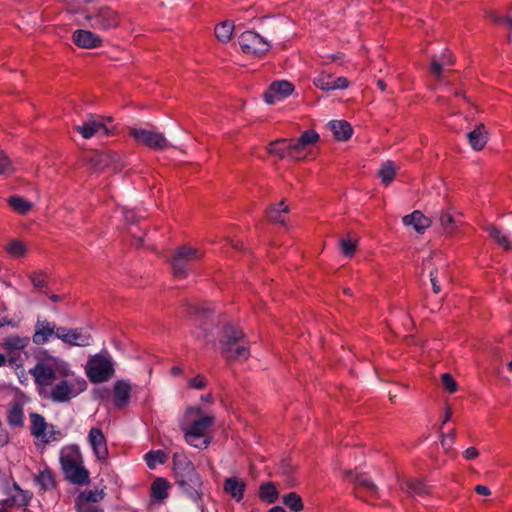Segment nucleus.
<instances>
[{"instance_id": "c85d7f7f", "label": "nucleus", "mask_w": 512, "mask_h": 512, "mask_svg": "<svg viewBox=\"0 0 512 512\" xmlns=\"http://www.w3.org/2000/svg\"><path fill=\"white\" fill-rule=\"evenodd\" d=\"M7 495L12 499V504H15L18 507L28 506L32 498V494L28 491L22 490L16 482L8 488Z\"/></svg>"}, {"instance_id": "f704fd0d", "label": "nucleus", "mask_w": 512, "mask_h": 512, "mask_svg": "<svg viewBox=\"0 0 512 512\" xmlns=\"http://www.w3.org/2000/svg\"><path fill=\"white\" fill-rule=\"evenodd\" d=\"M489 237L492 238L504 250H512V244L508 237L494 224H490L485 228Z\"/></svg>"}, {"instance_id": "39448f33", "label": "nucleus", "mask_w": 512, "mask_h": 512, "mask_svg": "<svg viewBox=\"0 0 512 512\" xmlns=\"http://www.w3.org/2000/svg\"><path fill=\"white\" fill-rule=\"evenodd\" d=\"M68 11L71 13H81L86 20V23H82L83 25H88L93 29L101 31L115 29L121 21L118 12L110 7H101L93 13H89L86 10L79 11L74 7L68 8Z\"/></svg>"}, {"instance_id": "ea45409f", "label": "nucleus", "mask_w": 512, "mask_h": 512, "mask_svg": "<svg viewBox=\"0 0 512 512\" xmlns=\"http://www.w3.org/2000/svg\"><path fill=\"white\" fill-rule=\"evenodd\" d=\"M283 503L293 512H300L304 508L303 500L296 492H289L284 495Z\"/></svg>"}, {"instance_id": "5fc2aeb1", "label": "nucleus", "mask_w": 512, "mask_h": 512, "mask_svg": "<svg viewBox=\"0 0 512 512\" xmlns=\"http://www.w3.org/2000/svg\"><path fill=\"white\" fill-rule=\"evenodd\" d=\"M7 354V363L10 366H19L18 362L20 361V352L19 351H10L6 352Z\"/></svg>"}, {"instance_id": "dca6fc26", "label": "nucleus", "mask_w": 512, "mask_h": 512, "mask_svg": "<svg viewBox=\"0 0 512 512\" xmlns=\"http://www.w3.org/2000/svg\"><path fill=\"white\" fill-rule=\"evenodd\" d=\"M131 385L126 380H117L113 385L112 401L116 409H124L130 403Z\"/></svg>"}, {"instance_id": "a211bd4d", "label": "nucleus", "mask_w": 512, "mask_h": 512, "mask_svg": "<svg viewBox=\"0 0 512 512\" xmlns=\"http://www.w3.org/2000/svg\"><path fill=\"white\" fill-rule=\"evenodd\" d=\"M76 46L84 49H93L102 45V39L90 30L78 29L72 35Z\"/></svg>"}, {"instance_id": "412c9836", "label": "nucleus", "mask_w": 512, "mask_h": 512, "mask_svg": "<svg viewBox=\"0 0 512 512\" xmlns=\"http://www.w3.org/2000/svg\"><path fill=\"white\" fill-rule=\"evenodd\" d=\"M24 403L20 399H14L7 411V422L11 427H23L24 425Z\"/></svg>"}, {"instance_id": "7ed1b4c3", "label": "nucleus", "mask_w": 512, "mask_h": 512, "mask_svg": "<svg viewBox=\"0 0 512 512\" xmlns=\"http://www.w3.org/2000/svg\"><path fill=\"white\" fill-rule=\"evenodd\" d=\"M62 472L69 482L84 486L90 483V473L83 464V456L76 444L64 446L59 457Z\"/></svg>"}, {"instance_id": "9d476101", "label": "nucleus", "mask_w": 512, "mask_h": 512, "mask_svg": "<svg viewBox=\"0 0 512 512\" xmlns=\"http://www.w3.org/2000/svg\"><path fill=\"white\" fill-rule=\"evenodd\" d=\"M55 336L64 343L71 346H88L91 335L84 331L83 328L68 329L66 327H58Z\"/></svg>"}, {"instance_id": "09e8293b", "label": "nucleus", "mask_w": 512, "mask_h": 512, "mask_svg": "<svg viewBox=\"0 0 512 512\" xmlns=\"http://www.w3.org/2000/svg\"><path fill=\"white\" fill-rule=\"evenodd\" d=\"M442 385L449 393H455L458 389V384L449 373H444L441 376Z\"/></svg>"}, {"instance_id": "37998d69", "label": "nucleus", "mask_w": 512, "mask_h": 512, "mask_svg": "<svg viewBox=\"0 0 512 512\" xmlns=\"http://www.w3.org/2000/svg\"><path fill=\"white\" fill-rule=\"evenodd\" d=\"M441 226L447 233H452L456 230V220L450 212H442L440 215Z\"/></svg>"}, {"instance_id": "1a4fd4ad", "label": "nucleus", "mask_w": 512, "mask_h": 512, "mask_svg": "<svg viewBox=\"0 0 512 512\" xmlns=\"http://www.w3.org/2000/svg\"><path fill=\"white\" fill-rule=\"evenodd\" d=\"M128 135L138 144L154 150H165L171 147V144L162 133L146 129L130 128Z\"/></svg>"}, {"instance_id": "393cba45", "label": "nucleus", "mask_w": 512, "mask_h": 512, "mask_svg": "<svg viewBox=\"0 0 512 512\" xmlns=\"http://www.w3.org/2000/svg\"><path fill=\"white\" fill-rule=\"evenodd\" d=\"M469 144L476 150H482L488 140V132L485 130L483 123L477 125L472 131L467 134Z\"/></svg>"}, {"instance_id": "cd10ccee", "label": "nucleus", "mask_w": 512, "mask_h": 512, "mask_svg": "<svg viewBox=\"0 0 512 512\" xmlns=\"http://www.w3.org/2000/svg\"><path fill=\"white\" fill-rule=\"evenodd\" d=\"M35 483L39 486L41 491H50L57 487L55 474L53 471L46 466L34 477Z\"/></svg>"}, {"instance_id": "bf43d9fd", "label": "nucleus", "mask_w": 512, "mask_h": 512, "mask_svg": "<svg viewBox=\"0 0 512 512\" xmlns=\"http://www.w3.org/2000/svg\"><path fill=\"white\" fill-rule=\"evenodd\" d=\"M12 499L8 496L6 499H3L0 501V505L5 506L6 508H11L16 506L15 504H12Z\"/></svg>"}, {"instance_id": "49530a36", "label": "nucleus", "mask_w": 512, "mask_h": 512, "mask_svg": "<svg viewBox=\"0 0 512 512\" xmlns=\"http://www.w3.org/2000/svg\"><path fill=\"white\" fill-rule=\"evenodd\" d=\"M26 246L19 240H13L7 247V252L14 257H22L26 254Z\"/></svg>"}, {"instance_id": "e433bc0d", "label": "nucleus", "mask_w": 512, "mask_h": 512, "mask_svg": "<svg viewBox=\"0 0 512 512\" xmlns=\"http://www.w3.org/2000/svg\"><path fill=\"white\" fill-rule=\"evenodd\" d=\"M9 206L17 213L26 215L32 209V203L21 196L13 195L7 199Z\"/></svg>"}, {"instance_id": "7c9ffc66", "label": "nucleus", "mask_w": 512, "mask_h": 512, "mask_svg": "<svg viewBox=\"0 0 512 512\" xmlns=\"http://www.w3.org/2000/svg\"><path fill=\"white\" fill-rule=\"evenodd\" d=\"M30 343L29 337H21L19 335H10L2 340L0 346L5 352L21 351Z\"/></svg>"}, {"instance_id": "6e6d98bb", "label": "nucleus", "mask_w": 512, "mask_h": 512, "mask_svg": "<svg viewBox=\"0 0 512 512\" xmlns=\"http://www.w3.org/2000/svg\"><path fill=\"white\" fill-rule=\"evenodd\" d=\"M349 86V81L346 77H337L333 80V90L346 89Z\"/></svg>"}, {"instance_id": "680f3d73", "label": "nucleus", "mask_w": 512, "mask_h": 512, "mask_svg": "<svg viewBox=\"0 0 512 512\" xmlns=\"http://www.w3.org/2000/svg\"><path fill=\"white\" fill-rule=\"evenodd\" d=\"M355 474L352 470H345L344 471V477L345 479L349 480V481H355Z\"/></svg>"}, {"instance_id": "473e14b6", "label": "nucleus", "mask_w": 512, "mask_h": 512, "mask_svg": "<svg viewBox=\"0 0 512 512\" xmlns=\"http://www.w3.org/2000/svg\"><path fill=\"white\" fill-rule=\"evenodd\" d=\"M33 375L35 377V381L41 385H47L52 380L56 379L55 370L45 364H38L33 370Z\"/></svg>"}, {"instance_id": "5701e85b", "label": "nucleus", "mask_w": 512, "mask_h": 512, "mask_svg": "<svg viewBox=\"0 0 512 512\" xmlns=\"http://www.w3.org/2000/svg\"><path fill=\"white\" fill-rule=\"evenodd\" d=\"M170 482L163 477H157L151 484L150 496L157 502H163L169 496Z\"/></svg>"}, {"instance_id": "f3484780", "label": "nucleus", "mask_w": 512, "mask_h": 512, "mask_svg": "<svg viewBox=\"0 0 512 512\" xmlns=\"http://www.w3.org/2000/svg\"><path fill=\"white\" fill-rule=\"evenodd\" d=\"M267 150L270 155H275L279 159L298 158L296 150L293 148L292 139L281 138L272 141L268 144Z\"/></svg>"}, {"instance_id": "4be33fe9", "label": "nucleus", "mask_w": 512, "mask_h": 512, "mask_svg": "<svg viewBox=\"0 0 512 512\" xmlns=\"http://www.w3.org/2000/svg\"><path fill=\"white\" fill-rule=\"evenodd\" d=\"M329 127L337 141H347L353 134V127L346 120H332Z\"/></svg>"}, {"instance_id": "c9c22d12", "label": "nucleus", "mask_w": 512, "mask_h": 512, "mask_svg": "<svg viewBox=\"0 0 512 512\" xmlns=\"http://www.w3.org/2000/svg\"><path fill=\"white\" fill-rule=\"evenodd\" d=\"M233 31V22L228 20L217 24L214 29L216 38L222 43H227L231 40Z\"/></svg>"}, {"instance_id": "79ce46f5", "label": "nucleus", "mask_w": 512, "mask_h": 512, "mask_svg": "<svg viewBox=\"0 0 512 512\" xmlns=\"http://www.w3.org/2000/svg\"><path fill=\"white\" fill-rule=\"evenodd\" d=\"M333 80L334 77L332 74L321 72L316 78H314L313 84L323 91H331L333 90Z\"/></svg>"}, {"instance_id": "052dcab7", "label": "nucleus", "mask_w": 512, "mask_h": 512, "mask_svg": "<svg viewBox=\"0 0 512 512\" xmlns=\"http://www.w3.org/2000/svg\"><path fill=\"white\" fill-rule=\"evenodd\" d=\"M5 325L15 326L12 320L8 319L7 317H0V328L4 327Z\"/></svg>"}, {"instance_id": "13d9d810", "label": "nucleus", "mask_w": 512, "mask_h": 512, "mask_svg": "<svg viewBox=\"0 0 512 512\" xmlns=\"http://www.w3.org/2000/svg\"><path fill=\"white\" fill-rule=\"evenodd\" d=\"M475 492L478 494V495H482V496H488L491 494V491L489 489V487L485 486V485H477L475 488H474Z\"/></svg>"}, {"instance_id": "69168bd1", "label": "nucleus", "mask_w": 512, "mask_h": 512, "mask_svg": "<svg viewBox=\"0 0 512 512\" xmlns=\"http://www.w3.org/2000/svg\"><path fill=\"white\" fill-rule=\"evenodd\" d=\"M452 417V409L450 407H447L444 414L443 424L448 422Z\"/></svg>"}, {"instance_id": "4d7b16f0", "label": "nucleus", "mask_w": 512, "mask_h": 512, "mask_svg": "<svg viewBox=\"0 0 512 512\" xmlns=\"http://www.w3.org/2000/svg\"><path fill=\"white\" fill-rule=\"evenodd\" d=\"M463 456L467 460H474L479 456V451L475 447H469L463 452Z\"/></svg>"}, {"instance_id": "20e7f679", "label": "nucleus", "mask_w": 512, "mask_h": 512, "mask_svg": "<svg viewBox=\"0 0 512 512\" xmlns=\"http://www.w3.org/2000/svg\"><path fill=\"white\" fill-rule=\"evenodd\" d=\"M203 256L204 253L200 249L189 245L177 247L170 260L173 277L185 279L191 270V263L200 261Z\"/></svg>"}, {"instance_id": "6ab92c4d", "label": "nucleus", "mask_w": 512, "mask_h": 512, "mask_svg": "<svg viewBox=\"0 0 512 512\" xmlns=\"http://www.w3.org/2000/svg\"><path fill=\"white\" fill-rule=\"evenodd\" d=\"M56 324L47 320H37L32 340L36 345L45 344L52 335H55Z\"/></svg>"}, {"instance_id": "ddd939ff", "label": "nucleus", "mask_w": 512, "mask_h": 512, "mask_svg": "<svg viewBox=\"0 0 512 512\" xmlns=\"http://www.w3.org/2000/svg\"><path fill=\"white\" fill-rule=\"evenodd\" d=\"M214 422V416L209 415L194 420L184 434L185 441L194 447H200L194 443V438L205 436L206 431L214 425Z\"/></svg>"}, {"instance_id": "0eeeda50", "label": "nucleus", "mask_w": 512, "mask_h": 512, "mask_svg": "<svg viewBox=\"0 0 512 512\" xmlns=\"http://www.w3.org/2000/svg\"><path fill=\"white\" fill-rule=\"evenodd\" d=\"M112 121V117H103L91 114L82 125L77 126L75 129L85 139L92 138L97 134L100 136H112L117 133V128L115 126L110 127L106 124V122Z\"/></svg>"}, {"instance_id": "c03bdc74", "label": "nucleus", "mask_w": 512, "mask_h": 512, "mask_svg": "<svg viewBox=\"0 0 512 512\" xmlns=\"http://www.w3.org/2000/svg\"><path fill=\"white\" fill-rule=\"evenodd\" d=\"M339 246L344 256L351 258L356 251L357 241H353L349 238H341L339 240Z\"/></svg>"}, {"instance_id": "de8ad7c7", "label": "nucleus", "mask_w": 512, "mask_h": 512, "mask_svg": "<svg viewBox=\"0 0 512 512\" xmlns=\"http://www.w3.org/2000/svg\"><path fill=\"white\" fill-rule=\"evenodd\" d=\"M29 279L36 289H42L48 286L47 275L42 271L32 272L29 275Z\"/></svg>"}, {"instance_id": "2f4dec72", "label": "nucleus", "mask_w": 512, "mask_h": 512, "mask_svg": "<svg viewBox=\"0 0 512 512\" xmlns=\"http://www.w3.org/2000/svg\"><path fill=\"white\" fill-rule=\"evenodd\" d=\"M289 212L288 206L284 205V201L282 200L278 204L271 205L266 210L267 219L274 223H279L281 225H285L286 217L285 215Z\"/></svg>"}, {"instance_id": "f8f14e48", "label": "nucleus", "mask_w": 512, "mask_h": 512, "mask_svg": "<svg viewBox=\"0 0 512 512\" xmlns=\"http://www.w3.org/2000/svg\"><path fill=\"white\" fill-rule=\"evenodd\" d=\"M78 386V390H75L73 384L66 380H62L53 387L51 391V398L55 402H67L72 397H75L80 392L84 391L87 387V383L85 380H82L78 383Z\"/></svg>"}, {"instance_id": "bb28decb", "label": "nucleus", "mask_w": 512, "mask_h": 512, "mask_svg": "<svg viewBox=\"0 0 512 512\" xmlns=\"http://www.w3.org/2000/svg\"><path fill=\"white\" fill-rule=\"evenodd\" d=\"M454 57L451 51L445 50L439 59L433 57L431 60V68L430 71L432 75L439 80L441 78L443 67L444 66H452L454 64Z\"/></svg>"}, {"instance_id": "338daca9", "label": "nucleus", "mask_w": 512, "mask_h": 512, "mask_svg": "<svg viewBox=\"0 0 512 512\" xmlns=\"http://www.w3.org/2000/svg\"><path fill=\"white\" fill-rule=\"evenodd\" d=\"M377 87H378L381 91H385V90H386V87H387V84H386V82H385L383 79H379V80H377Z\"/></svg>"}, {"instance_id": "4c0bfd02", "label": "nucleus", "mask_w": 512, "mask_h": 512, "mask_svg": "<svg viewBox=\"0 0 512 512\" xmlns=\"http://www.w3.org/2000/svg\"><path fill=\"white\" fill-rule=\"evenodd\" d=\"M396 166L393 161H386L378 171L382 184L388 186L395 178Z\"/></svg>"}, {"instance_id": "f257e3e1", "label": "nucleus", "mask_w": 512, "mask_h": 512, "mask_svg": "<svg viewBox=\"0 0 512 512\" xmlns=\"http://www.w3.org/2000/svg\"><path fill=\"white\" fill-rule=\"evenodd\" d=\"M175 483L180 490L194 501L202 498V480L193 462L183 452H176L172 457Z\"/></svg>"}, {"instance_id": "4468645a", "label": "nucleus", "mask_w": 512, "mask_h": 512, "mask_svg": "<svg viewBox=\"0 0 512 512\" xmlns=\"http://www.w3.org/2000/svg\"><path fill=\"white\" fill-rule=\"evenodd\" d=\"M88 441L91 445L95 457L103 462L108 459L109 451L107 447L106 437L99 427H92L88 434Z\"/></svg>"}, {"instance_id": "6e6552de", "label": "nucleus", "mask_w": 512, "mask_h": 512, "mask_svg": "<svg viewBox=\"0 0 512 512\" xmlns=\"http://www.w3.org/2000/svg\"><path fill=\"white\" fill-rule=\"evenodd\" d=\"M238 43L243 53L259 58L264 56L271 48V45L254 31L241 33L238 37Z\"/></svg>"}, {"instance_id": "a878e982", "label": "nucleus", "mask_w": 512, "mask_h": 512, "mask_svg": "<svg viewBox=\"0 0 512 512\" xmlns=\"http://www.w3.org/2000/svg\"><path fill=\"white\" fill-rule=\"evenodd\" d=\"M291 139H292V143H293V148H294V150H296V153L298 154L299 152L305 150L309 146L317 143L319 141L320 137H319V134L315 130L309 129V130H305L300 135V137L291 138Z\"/></svg>"}, {"instance_id": "a18cd8bd", "label": "nucleus", "mask_w": 512, "mask_h": 512, "mask_svg": "<svg viewBox=\"0 0 512 512\" xmlns=\"http://www.w3.org/2000/svg\"><path fill=\"white\" fill-rule=\"evenodd\" d=\"M15 171L10 158L0 148V175H11Z\"/></svg>"}, {"instance_id": "774afa93", "label": "nucleus", "mask_w": 512, "mask_h": 512, "mask_svg": "<svg viewBox=\"0 0 512 512\" xmlns=\"http://www.w3.org/2000/svg\"><path fill=\"white\" fill-rule=\"evenodd\" d=\"M268 512H286V511L281 506H274V507L270 508Z\"/></svg>"}, {"instance_id": "f03ea898", "label": "nucleus", "mask_w": 512, "mask_h": 512, "mask_svg": "<svg viewBox=\"0 0 512 512\" xmlns=\"http://www.w3.org/2000/svg\"><path fill=\"white\" fill-rule=\"evenodd\" d=\"M221 354L232 361L247 360L250 356V348L243 330L232 324L222 327L219 335Z\"/></svg>"}, {"instance_id": "c756f323", "label": "nucleus", "mask_w": 512, "mask_h": 512, "mask_svg": "<svg viewBox=\"0 0 512 512\" xmlns=\"http://www.w3.org/2000/svg\"><path fill=\"white\" fill-rule=\"evenodd\" d=\"M31 426H30V433L32 436L36 438H45L46 437V430L49 427L48 423L46 422L45 418L36 412H31L29 414Z\"/></svg>"}, {"instance_id": "8fccbe9b", "label": "nucleus", "mask_w": 512, "mask_h": 512, "mask_svg": "<svg viewBox=\"0 0 512 512\" xmlns=\"http://www.w3.org/2000/svg\"><path fill=\"white\" fill-rule=\"evenodd\" d=\"M355 482L360 486L363 487L365 490L369 492H375L376 486L375 484L366 477L364 474H356L355 476Z\"/></svg>"}, {"instance_id": "9b49d317", "label": "nucleus", "mask_w": 512, "mask_h": 512, "mask_svg": "<svg viewBox=\"0 0 512 512\" xmlns=\"http://www.w3.org/2000/svg\"><path fill=\"white\" fill-rule=\"evenodd\" d=\"M103 489L98 490H85L75 499V507L77 512H101L102 510L97 506H93L90 503H98L105 497Z\"/></svg>"}, {"instance_id": "603ef678", "label": "nucleus", "mask_w": 512, "mask_h": 512, "mask_svg": "<svg viewBox=\"0 0 512 512\" xmlns=\"http://www.w3.org/2000/svg\"><path fill=\"white\" fill-rule=\"evenodd\" d=\"M430 281L432 284L433 292L435 294H439L441 292V287L439 284V270L438 268H434L430 271Z\"/></svg>"}, {"instance_id": "0e129e2a", "label": "nucleus", "mask_w": 512, "mask_h": 512, "mask_svg": "<svg viewBox=\"0 0 512 512\" xmlns=\"http://www.w3.org/2000/svg\"><path fill=\"white\" fill-rule=\"evenodd\" d=\"M230 243L234 249L239 250V251L243 250V246H244L243 242L231 240Z\"/></svg>"}, {"instance_id": "864d4df0", "label": "nucleus", "mask_w": 512, "mask_h": 512, "mask_svg": "<svg viewBox=\"0 0 512 512\" xmlns=\"http://www.w3.org/2000/svg\"><path fill=\"white\" fill-rule=\"evenodd\" d=\"M48 431L46 432V437L42 438L44 443H49L51 441H55L58 439V436L60 435L59 431H56L53 425H49L47 428Z\"/></svg>"}, {"instance_id": "58836bf2", "label": "nucleus", "mask_w": 512, "mask_h": 512, "mask_svg": "<svg viewBox=\"0 0 512 512\" xmlns=\"http://www.w3.org/2000/svg\"><path fill=\"white\" fill-rule=\"evenodd\" d=\"M405 485L412 495L423 496L430 493V487L421 479L408 480Z\"/></svg>"}, {"instance_id": "3c124183", "label": "nucleus", "mask_w": 512, "mask_h": 512, "mask_svg": "<svg viewBox=\"0 0 512 512\" xmlns=\"http://www.w3.org/2000/svg\"><path fill=\"white\" fill-rule=\"evenodd\" d=\"M188 386L193 389H204L207 386V380L204 375L198 374L189 380Z\"/></svg>"}, {"instance_id": "a19ab883", "label": "nucleus", "mask_w": 512, "mask_h": 512, "mask_svg": "<svg viewBox=\"0 0 512 512\" xmlns=\"http://www.w3.org/2000/svg\"><path fill=\"white\" fill-rule=\"evenodd\" d=\"M147 466L154 469L156 464H164L167 461V455L162 450H151L145 454Z\"/></svg>"}, {"instance_id": "aec40b11", "label": "nucleus", "mask_w": 512, "mask_h": 512, "mask_svg": "<svg viewBox=\"0 0 512 512\" xmlns=\"http://www.w3.org/2000/svg\"><path fill=\"white\" fill-rule=\"evenodd\" d=\"M403 223L407 226H413V228L420 234L431 226L432 222L430 218L426 217L421 211L415 210L411 214L403 217Z\"/></svg>"}, {"instance_id": "423d86ee", "label": "nucleus", "mask_w": 512, "mask_h": 512, "mask_svg": "<svg viewBox=\"0 0 512 512\" xmlns=\"http://www.w3.org/2000/svg\"><path fill=\"white\" fill-rule=\"evenodd\" d=\"M86 373L92 383H102L114 374L113 362L107 353L96 354L87 362Z\"/></svg>"}, {"instance_id": "2eb2a0df", "label": "nucleus", "mask_w": 512, "mask_h": 512, "mask_svg": "<svg viewBox=\"0 0 512 512\" xmlns=\"http://www.w3.org/2000/svg\"><path fill=\"white\" fill-rule=\"evenodd\" d=\"M294 91V85L286 80L274 81L264 92L263 97L267 104H274L277 100H281Z\"/></svg>"}, {"instance_id": "b1692460", "label": "nucleus", "mask_w": 512, "mask_h": 512, "mask_svg": "<svg viewBox=\"0 0 512 512\" xmlns=\"http://www.w3.org/2000/svg\"><path fill=\"white\" fill-rule=\"evenodd\" d=\"M245 488V482L239 480L237 477H230L225 479L223 485L224 492L229 494L237 502L244 498Z\"/></svg>"}, {"instance_id": "72a5a7b5", "label": "nucleus", "mask_w": 512, "mask_h": 512, "mask_svg": "<svg viewBox=\"0 0 512 512\" xmlns=\"http://www.w3.org/2000/svg\"><path fill=\"white\" fill-rule=\"evenodd\" d=\"M258 496L261 501L272 504L277 501L279 492L273 482H264L259 486Z\"/></svg>"}, {"instance_id": "e2e57ef3", "label": "nucleus", "mask_w": 512, "mask_h": 512, "mask_svg": "<svg viewBox=\"0 0 512 512\" xmlns=\"http://www.w3.org/2000/svg\"><path fill=\"white\" fill-rule=\"evenodd\" d=\"M170 373L173 375V376H178L180 374L183 373V369L179 366H173L171 367L170 369Z\"/></svg>"}]
</instances>
